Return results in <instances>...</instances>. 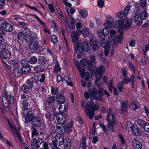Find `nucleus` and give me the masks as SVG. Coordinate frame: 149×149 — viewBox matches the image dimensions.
Listing matches in <instances>:
<instances>
[{
  "instance_id": "obj_14",
  "label": "nucleus",
  "mask_w": 149,
  "mask_h": 149,
  "mask_svg": "<svg viewBox=\"0 0 149 149\" xmlns=\"http://www.w3.org/2000/svg\"><path fill=\"white\" fill-rule=\"evenodd\" d=\"M20 65L17 66L15 68H14L13 70L14 75L16 77H19L23 74V72L22 71V68Z\"/></svg>"
},
{
  "instance_id": "obj_10",
  "label": "nucleus",
  "mask_w": 149,
  "mask_h": 149,
  "mask_svg": "<svg viewBox=\"0 0 149 149\" xmlns=\"http://www.w3.org/2000/svg\"><path fill=\"white\" fill-rule=\"evenodd\" d=\"M1 27L0 28H2L4 31L7 32H11L13 30V27L10 24L7 22H4L2 24H1Z\"/></svg>"
},
{
  "instance_id": "obj_63",
  "label": "nucleus",
  "mask_w": 149,
  "mask_h": 149,
  "mask_svg": "<svg viewBox=\"0 0 149 149\" xmlns=\"http://www.w3.org/2000/svg\"><path fill=\"white\" fill-rule=\"evenodd\" d=\"M47 143H41L40 145L37 146V148H40V149H45Z\"/></svg>"
},
{
  "instance_id": "obj_51",
  "label": "nucleus",
  "mask_w": 149,
  "mask_h": 149,
  "mask_svg": "<svg viewBox=\"0 0 149 149\" xmlns=\"http://www.w3.org/2000/svg\"><path fill=\"white\" fill-rule=\"evenodd\" d=\"M86 141L85 139H83L82 142L80 143L79 149H86Z\"/></svg>"
},
{
  "instance_id": "obj_12",
  "label": "nucleus",
  "mask_w": 149,
  "mask_h": 149,
  "mask_svg": "<svg viewBox=\"0 0 149 149\" xmlns=\"http://www.w3.org/2000/svg\"><path fill=\"white\" fill-rule=\"evenodd\" d=\"M124 20L123 19H119L118 21L117 22L116 21L115 24L118 25V30L119 33H123V27H124Z\"/></svg>"
},
{
  "instance_id": "obj_21",
  "label": "nucleus",
  "mask_w": 149,
  "mask_h": 149,
  "mask_svg": "<svg viewBox=\"0 0 149 149\" xmlns=\"http://www.w3.org/2000/svg\"><path fill=\"white\" fill-rule=\"evenodd\" d=\"M107 120L108 122L107 127L109 131L113 132L114 130V126L113 125L114 124H115L114 123L113 121H112L111 120H110V119Z\"/></svg>"
},
{
  "instance_id": "obj_57",
  "label": "nucleus",
  "mask_w": 149,
  "mask_h": 149,
  "mask_svg": "<svg viewBox=\"0 0 149 149\" xmlns=\"http://www.w3.org/2000/svg\"><path fill=\"white\" fill-rule=\"evenodd\" d=\"M137 122L138 124L141 127H143L147 123L142 119L138 120H137Z\"/></svg>"
},
{
  "instance_id": "obj_62",
  "label": "nucleus",
  "mask_w": 149,
  "mask_h": 149,
  "mask_svg": "<svg viewBox=\"0 0 149 149\" xmlns=\"http://www.w3.org/2000/svg\"><path fill=\"white\" fill-rule=\"evenodd\" d=\"M29 89H30L29 88L26 84L23 85L22 87V90L24 92L26 93L28 92Z\"/></svg>"
},
{
  "instance_id": "obj_31",
  "label": "nucleus",
  "mask_w": 149,
  "mask_h": 149,
  "mask_svg": "<svg viewBox=\"0 0 149 149\" xmlns=\"http://www.w3.org/2000/svg\"><path fill=\"white\" fill-rule=\"evenodd\" d=\"M132 131L133 133L136 136L139 135L141 133V130L140 129H138L136 126H134V128L133 129Z\"/></svg>"
},
{
  "instance_id": "obj_24",
  "label": "nucleus",
  "mask_w": 149,
  "mask_h": 149,
  "mask_svg": "<svg viewBox=\"0 0 149 149\" xmlns=\"http://www.w3.org/2000/svg\"><path fill=\"white\" fill-rule=\"evenodd\" d=\"M60 106L59 109L60 111L61 112H64L67 111V104L66 103H63V104H59Z\"/></svg>"
},
{
  "instance_id": "obj_27",
  "label": "nucleus",
  "mask_w": 149,
  "mask_h": 149,
  "mask_svg": "<svg viewBox=\"0 0 149 149\" xmlns=\"http://www.w3.org/2000/svg\"><path fill=\"white\" fill-rule=\"evenodd\" d=\"M33 70L36 72H39L43 71L44 70V68L42 66V65H40L35 66Z\"/></svg>"
},
{
  "instance_id": "obj_1",
  "label": "nucleus",
  "mask_w": 149,
  "mask_h": 149,
  "mask_svg": "<svg viewBox=\"0 0 149 149\" xmlns=\"http://www.w3.org/2000/svg\"><path fill=\"white\" fill-rule=\"evenodd\" d=\"M86 107L87 116L89 117L90 119H92L94 111L98 109L99 107L96 104H95L94 103L91 101L89 104H86Z\"/></svg>"
},
{
  "instance_id": "obj_39",
  "label": "nucleus",
  "mask_w": 149,
  "mask_h": 149,
  "mask_svg": "<svg viewBox=\"0 0 149 149\" xmlns=\"http://www.w3.org/2000/svg\"><path fill=\"white\" fill-rule=\"evenodd\" d=\"M31 147L33 149H35L37 148V140L35 138H33L31 141Z\"/></svg>"
},
{
  "instance_id": "obj_64",
  "label": "nucleus",
  "mask_w": 149,
  "mask_h": 149,
  "mask_svg": "<svg viewBox=\"0 0 149 149\" xmlns=\"http://www.w3.org/2000/svg\"><path fill=\"white\" fill-rule=\"evenodd\" d=\"M143 127L145 131L149 132V123L147 122Z\"/></svg>"
},
{
  "instance_id": "obj_58",
  "label": "nucleus",
  "mask_w": 149,
  "mask_h": 149,
  "mask_svg": "<svg viewBox=\"0 0 149 149\" xmlns=\"http://www.w3.org/2000/svg\"><path fill=\"white\" fill-rule=\"evenodd\" d=\"M113 81L112 80H110L109 81L108 87L109 88V91L110 92H112L113 87Z\"/></svg>"
},
{
  "instance_id": "obj_41",
  "label": "nucleus",
  "mask_w": 149,
  "mask_h": 149,
  "mask_svg": "<svg viewBox=\"0 0 149 149\" xmlns=\"http://www.w3.org/2000/svg\"><path fill=\"white\" fill-rule=\"evenodd\" d=\"M82 34L85 37L88 36L89 34V29L87 28H84L82 30Z\"/></svg>"
},
{
  "instance_id": "obj_47",
  "label": "nucleus",
  "mask_w": 149,
  "mask_h": 149,
  "mask_svg": "<svg viewBox=\"0 0 149 149\" xmlns=\"http://www.w3.org/2000/svg\"><path fill=\"white\" fill-rule=\"evenodd\" d=\"M18 24L20 25L22 27L24 28L26 30H28V24L24 22H18Z\"/></svg>"
},
{
  "instance_id": "obj_54",
  "label": "nucleus",
  "mask_w": 149,
  "mask_h": 149,
  "mask_svg": "<svg viewBox=\"0 0 149 149\" xmlns=\"http://www.w3.org/2000/svg\"><path fill=\"white\" fill-rule=\"evenodd\" d=\"M25 33H23L22 32H20L17 34V38L18 39L21 40L24 39Z\"/></svg>"
},
{
  "instance_id": "obj_34",
  "label": "nucleus",
  "mask_w": 149,
  "mask_h": 149,
  "mask_svg": "<svg viewBox=\"0 0 149 149\" xmlns=\"http://www.w3.org/2000/svg\"><path fill=\"white\" fill-rule=\"evenodd\" d=\"M55 98L54 97L52 96L48 98L47 101L45 102V104L47 103L48 104H52L54 101Z\"/></svg>"
},
{
  "instance_id": "obj_32",
  "label": "nucleus",
  "mask_w": 149,
  "mask_h": 149,
  "mask_svg": "<svg viewBox=\"0 0 149 149\" xmlns=\"http://www.w3.org/2000/svg\"><path fill=\"white\" fill-rule=\"evenodd\" d=\"M139 103L137 102H134L132 103L130 105V108L131 109L135 110L138 107Z\"/></svg>"
},
{
  "instance_id": "obj_56",
  "label": "nucleus",
  "mask_w": 149,
  "mask_h": 149,
  "mask_svg": "<svg viewBox=\"0 0 149 149\" xmlns=\"http://www.w3.org/2000/svg\"><path fill=\"white\" fill-rule=\"evenodd\" d=\"M33 130L32 132V137L33 138L34 136H37L38 134V132L36 129L32 126Z\"/></svg>"
},
{
  "instance_id": "obj_55",
  "label": "nucleus",
  "mask_w": 149,
  "mask_h": 149,
  "mask_svg": "<svg viewBox=\"0 0 149 149\" xmlns=\"http://www.w3.org/2000/svg\"><path fill=\"white\" fill-rule=\"evenodd\" d=\"M25 84L29 89L32 88L33 85V84L31 82L29 79L26 81Z\"/></svg>"
},
{
  "instance_id": "obj_15",
  "label": "nucleus",
  "mask_w": 149,
  "mask_h": 149,
  "mask_svg": "<svg viewBox=\"0 0 149 149\" xmlns=\"http://www.w3.org/2000/svg\"><path fill=\"white\" fill-rule=\"evenodd\" d=\"M109 33L108 29L107 28H104L102 31L99 30L97 31L98 35L100 39L104 38V35L107 34Z\"/></svg>"
},
{
  "instance_id": "obj_46",
  "label": "nucleus",
  "mask_w": 149,
  "mask_h": 149,
  "mask_svg": "<svg viewBox=\"0 0 149 149\" xmlns=\"http://www.w3.org/2000/svg\"><path fill=\"white\" fill-rule=\"evenodd\" d=\"M29 79L33 84L37 83L38 81V77L36 75H34L33 77H31Z\"/></svg>"
},
{
  "instance_id": "obj_44",
  "label": "nucleus",
  "mask_w": 149,
  "mask_h": 149,
  "mask_svg": "<svg viewBox=\"0 0 149 149\" xmlns=\"http://www.w3.org/2000/svg\"><path fill=\"white\" fill-rule=\"evenodd\" d=\"M37 61V58L36 56H33L30 58L29 61L30 63L34 64L36 63Z\"/></svg>"
},
{
  "instance_id": "obj_48",
  "label": "nucleus",
  "mask_w": 149,
  "mask_h": 149,
  "mask_svg": "<svg viewBox=\"0 0 149 149\" xmlns=\"http://www.w3.org/2000/svg\"><path fill=\"white\" fill-rule=\"evenodd\" d=\"M63 79L66 81L68 84L72 86H73L72 83V82H70V80L69 79V77L67 76H65L63 77Z\"/></svg>"
},
{
  "instance_id": "obj_37",
  "label": "nucleus",
  "mask_w": 149,
  "mask_h": 149,
  "mask_svg": "<svg viewBox=\"0 0 149 149\" xmlns=\"http://www.w3.org/2000/svg\"><path fill=\"white\" fill-rule=\"evenodd\" d=\"M45 149H58L56 146L54 144L47 143Z\"/></svg>"
},
{
  "instance_id": "obj_28",
  "label": "nucleus",
  "mask_w": 149,
  "mask_h": 149,
  "mask_svg": "<svg viewBox=\"0 0 149 149\" xmlns=\"http://www.w3.org/2000/svg\"><path fill=\"white\" fill-rule=\"evenodd\" d=\"M148 14L146 10L142 11L140 14L139 18L141 20L145 19L148 16Z\"/></svg>"
},
{
  "instance_id": "obj_30",
  "label": "nucleus",
  "mask_w": 149,
  "mask_h": 149,
  "mask_svg": "<svg viewBox=\"0 0 149 149\" xmlns=\"http://www.w3.org/2000/svg\"><path fill=\"white\" fill-rule=\"evenodd\" d=\"M22 69L23 74H27L31 70L30 67L29 65L23 67Z\"/></svg>"
},
{
  "instance_id": "obj_7",
  "label": "nucleus",
  "mask_w": 149,
  "mask_h": 149,
  "mask_svg": "<svg viewBox=\"0 0 149 149\" xmlns=\"http://www.w3.org/2000/svg\"><path fill=\"white\" fill-rule=\"evenodd\" d=\"M2 100L3 103L6 104L9 103L11 104H13L14 102L13 96L10 94L6 93L3 94Z\"/></svg>"
},
{
  "instance_id": "obj_52",
  "label": "nucleus",
  "mask_w": 149,
  "mask_h": 149,
  "mask_svg": "<svg viewBox=\"0 0 149 149\" xmlns=\"http://www.w3.org/2000/svg\"><path fill=\"white\" fill-rule=\"evenodd\" d=\"M5 33V32L2 28H0V43H2L3 40L2 34L4 35Z\"/></svg>"
},
{
  "instance_id": "obj_61",
  "label": "nucleus",
  "mask_w": 149,
  "mask_h": 149,
  "mask_svg": "<svg viewBox=\"0 0 149 149\" xmlns=\"http://www.w3.org/2000/svg\"><path fill=\"white\" fill-rule=\"evenodd\" d=\"M52 42L54 43L55 44L58 41V39L56 36L55 35H53L51 37Z\"/></svg>"
},
{
  "instance_id": "obj_9",
  "label": "nucleus",
  "mask_w": 149,
  "mask_h": 149,
  "mask_svg": "<svg viewBox=\"0 0 149 149\" xmlns=\"http://www.w3.org/2000/svg\"><path fill=\"white\" fill-rule=\"evenodd\" d=\"M29 48L33 50L34 52L39 53L40 52V45L37 42L35 41L33 43H30L29 45Z\"/></svg>"
},
{
  "instance_id": "obj_50",
  "label": "nucleus",
  "mask_w": 149,
  "mask_h": 149,
  "mask_svg": "<svg viewBox=\"0 0 149 149\" xmlns=\"http://www.w3.org/2000/svg\"><path fill=\"white\" fill-rule=\"evenodd\" d=\"M141 7L142 8L146 7L147 3L146 0H140Z\"/></svg>"
},
{
  "instance_id": "obj_18",
  "label": "nucleus",
  "mask_w": 149,
  "mask_h": 149,
  "mask_svg": "<svg viewBox=\"0 0 149 149\" xmlns=\"http://www.w3.org/2000/svg\"><path fill=\"white\" fill-rule=\"evenodd\" d=\"M56 99L57 100L56 102L58 104L65 103V97L61 93H59L57 95Z\"/></svg>"
},
{
  "instance_id": "obj_60",
  "label": "nucleus",
  "mask_w": 149,
  "mask_h": 149,
  "mask_svg": "<svg viewBox=\"0 0 149 149\" xmlns=\"http://www.w3.org/2000/svg\"><path fill=\"white\" fill-rule=\"evenodd\" d=\"M104 90L102 88H100L97 91L98 95L100 96H102L104 95Z\"/></svg>"
},
{
  "instance_id": "obj_16",
  "label": "nucleus",
  "mask_w": 149,
  "mask_h": 149,
  "mask_svg": "<svg viewBox=\"0 0 149 149\" xmlns=\"http://www.w3.org/2000/svg\"><path fill=\"white\" fill-rule=\"evenodd\" d=\"M132 145L134 149H141L142 144L138 140L134 139L132 141Z\"/></svg>"
},
{
  "instance_id": "obj_25",
  "label": "nucleus",
  "mask_w": 149,
  "mask_h": 149,
  "mask_svg": "<svg viewBox=\"0 0 149 149\" xmlns=\"http://www.w3.org/2000/svg\"><path fill=\"white\" fill-rule=\"evenodd\" d=\"M97 90L96 88H94L90 94L91 96L93 97L94 99H97L98 98V95H97Z\"/></svg>"
},
{
  "instance_id": "obj_35",
  "label": "nucleus",
  "mask_w": 149,
  "mask_h": 149,
  "mask_svg": "<svg viewBox=\"0 0 149 149\" xmlns=\"http://www.w3.org/2000/svg\"><path fill=\"white\" fill-rule=\"evenodd\" d=\"M32 123L33 125L36 127H38L39 126L40 124V120L36 117L33 118L32 120Z\"/></svg>"
},
{
  "instance_id": "obj_36",
  "label": "nucleus",
  "mask_w": 149,
  "mask_h": 149,
  "mask_svg": "<svg viewBox=\"0 0 149 149\" xmlns=\"http://www.w3.org/2000/svg\"><path fill=\"white\" fill-rule=\"evenodd\" d=\"M79 14L82 17L85 18L88 15L87 11L84 9H81L79 12Z\"/></svg>"
},
{
  "instance_id": "obj_38",
  "label": "nucleus",
  "mask_w": 149,
  "mask_h": 149,
  "mask_svg": "<svg viewBox=\"0 0 149 149\" xmlns=\"http://www.w3.org/2000/svg\"><path fill=\"white\" fill-rule=\"evenodd\" d=\"M72 33H74V34L72 36L73 42L74 43L77 44L78 42V36L75 32H73Z\"/></svg>"
},
{
  "instance_id": "obj_2",
  "label": "nucleus",
  "mask_w": 149,
  "mask_h": 149,
  "mask_svg": "<svg viewBox=\"0 0 149 149\" xmlns=\"http://www.w3.org/2000/svg\"><path fill=\"white\" fill-rule=\"evenodd\" d=\"M72 124L70 123V124L65 125L63 124H58L57 125L56 130L60 134H64L66 132H70L72 130Z\"/></svg>"
},
{
  "instance_id": "obj_23",
  "label": "nucleus",
  "mask_w": 149,
  "mask_h": 149,
  "mask_svg": "<svg viewBox=\"0 0 149 149\" xmlns=\"http://www.w3.org/2000/svg\"><path fill=\"white\" fill-rule=\"evenodd\" d=\"M90 45L92 46L100 47V42L97 40L91 39L90 42Z\"/></svg>"
},
{
  "instance_id": "obj_8",
  "label": "nucleus",
  "mask_w": 149,
  "mask_h": 149,
  "mask_svg": "<svg viewBox=\"0 0 149 149\" xmlns=\"http://www.w3.org/2000/svg\"><path fill=\"white\" fill-rule=\"evenodd\" d=\"M90 60H86L82 59L81 60V63L83 66L89 65L91 66L92 63V62H94L95 60V56L93 54H91L90 56Z\"/></svg>"
},
{
  "instance_id": "obj_22",
  "label": "nucleus",
  "mask_w": 149,
  "mask_h": 149,
  "mask_svg": "<svg viewBox=\"0 0 149 149\" xmlns=\"http://www.w3.org/2000/svg\"><path fill=\"white\" fill-rule=\"evenodd\" d=\"M123 33H119L120 36L117 35L115 38L114 41L115 44H117L118 43H121L122 40L123 39Z\"/></svg>"
},
{
  "instance_id": "obj_11",
  "label": "nucleus",
  "mask_w": 149,
  "mask_h": 149,
  "mask_svg": "<svg viewBox=\"0 0 149 149\" xmlns=\"http://www.w3.org/2000/svg\"><path fill=\"white\" fill-rule=\"evenodd\" d=\"M56 115V116L57 119L59 124H64L66 120L65 115L64 114L62 113L55 114Z\"/></svg>"
},
{
  "instance_id": "obj_19",
  "label": "nucleus",
  "mask_w": 149,
  "mask_h": 149,
  "mask_svg": "<svg viewBox=\"0 0 149 149\" xmlns=\"http://www.w3.org/2000/svg\"><path fill=\"white\" fill-rule=\"evenodd\" d=\"M113 19L111 17L107 19V21L104 23V25L106 27V28L109 29L113 26Z\"/></svg>"
},
{
  "instance_id": "obj_49",
  "label": "nucleus",
  "mask_w": 149,
  "mask_h": 149,
  "mask_svg": "<svg viewBox=\"0 0 149 149\" xmlns=\"http://www.w3.org/2000/svg\"><path fill=\"white\" fill-rule=\"evenodd\" d=\"M91 66L89 65H88L87 66L88 70L89 71L92 73H93L95 72V70H96V67L95 65L92 66L91 67Z\"/></svg>"
},
{
  "instance_id": "obj_40",
  "label": "nucleus",
  "mask_w": 149,
  "mask_h": 149,
  "mask_svg": "<svg viewBox=\"0 0 149 149\" xmlns=\"http://www.w3.org/2000/svg\"><path fill=\"white\" fill-rule=\"evenodd\" d=\"M31 34H30V33H25L24 39L27 42H31Z\"/></svg>"
},
{
  "instance_id": "obj_42",
  "label": "nucleus",
  "mask_w": 149,
  "mask_h": 149,
  "mask_svg": "<svg viewBox=\"0 0 149 149\" xmlns=\"http://www.w3.org/2000/svg\"><path fill=\"white\" fill-rule=\"evenodd\" d=\"M126 128L128 131H131L133 128H134V126L130 123H128L126 125Z\"/></svg>"
},
{
  "instance_id": "obj_33",
  "label": "nucleus",
  "mask_w": 149,
  "mask_h": 149,
  "mask_svg": "<svg viewBox=\"0 0 149 149\" xmlns=\"http://www.w3.org/2000/svg\"><path fill=\"white\" fill-rule=\"evenodd\" d=\"M132 23V19H128L125 25H124L123 30L124 29H128Z\"/></svg>"
},
{
  "instance_id": "obj_26",
  "label": "nucleus",
  "mask_w": 149,
  "mask_h": 149,
  "mask_svg": "<svg viewBox=\"0 0 149 149\" xmlns=\"http://www.w3.org/2000/svg\"><path fill=\"white\" fill-rule=\"evenodd\" d=\"M72 145V142L69 139H67L66 142L64 145V148L65 149H70Z\"/></svg>"
},
{
  "instance_id": "obj_20",
  "label": "nucleus",
  "mask_w": 149,
  "mask_h": 149,
  "mask_svg": "<svg viewBox=\"0 0 149 149\" xmlns=\"http://www.w3.org/2000/svg\"><path fill=\"white\" fill-rule=\"evenodd\" d=\"M8 65L11 67H13L14 68H15V67H17V66H18L19 65H20L18 63L17 61L13 60L8 61L7 65Z\"/></svg>"
},
{
  "instance_id": "obj_5",
  "label": "nucleus",
  "mask_w": 149,
  "mask_h": 149,
  "mask_svg": "<svg viewBox=\"0 0 149 149\" xmlns=\"http://www.w3.org/2000/svg\"><path fill=\"white\" fill-rule=\"evenodd\" d=\"M11 53L10 51L6 49L3 50L0 53V57L2 61L5 65H7L8 60L10 58Z\"/></svg>"
},
{
  "instance_id": "obj_13",
  "label": "nucleus",
  "mask_w": 149,
  "mask_h": 149,
  "mask_svg": "<svg viewBox=\"0 0 149 149\" xmlns=\"http://www.w3.org/2000/svg\"><path fill=\"white\" fill-rule=\"evenodd\" d=\"M135 76L134 74L132 73V75L130 79H127L125 78L122 80V82L123 84H127L129 83L130 81L132 82V88H134V82L135 81Z\"/></svg>"
},
{
  "instance_id": "obj_4",
  "label": "nucleus",
  "mask_w": 149,
  "mask_h": 149,
  "mask_svg": "<svg viewBox=\"0 0 149 149\" xmlns=\"http://www.w3.org/2000/svg\"><path fill=\"white\" fill-rule=\"evenodd\" d=\"M21 114L23 116L25 117V122L27 123L31 122L35 117L34 114L31 113L29 109H23Z\"/></svg>"
},
{
  "instance_id": "obj_59",
  "label": "nucleus",
  "mask_w": 149,
  "mask_h": 149,
  "mask_svg": "<svg viewBox=\"0 0 149 149\" xmlns=\"http://www.w3.org/2000/svg\"><path fill=\"white\" fill-rule=\"evenodd\" d=\"M130 8V6H127L124 9V13L125 16L127 15L129 13Z\"/></svg>"
},
{
  "instance_id": "obj_53",
  "label": "nucleus",
  "mask_w": 149,
  "mask_h": 149,
  "mask_svg": "<svg viewBox=\"0 0 149 149\" xmlns=\"http://www.w3.org/2000/svg\"><path fill=\"white\" fill-rule=\"evenodd\" d=\"M123 84L122 82L120 81L117 85V87L118 88L119 91L120 92H122L123 89Z\"/></svg>"
},
{
  "instance_id": "obj_3",
  "label": "nucleus",
  "mask_w": 149,
  "mask_h": 149,
  "mask_svg": "<svg viewBox=\"0 0 149 149\" xmlns=\"http://www.w3.org/2000/svg\"><path fill=\"white\" fill-rule=\"evenodd\" d=\"M74 48L76 52L80 53L84 52H88L90 50L88 43L86 41H84L79 45H76Z\"/></svg>"
},
{
  "instance_id": "obj_43",
  "label": "nucleus",
  "mask_w": 149,
  "mask_h": 149,
  "mask_svg": "<svg viewBox=\"0 0 149 149\" xmlns=\"http://www.w3.org/2000/svg\"><path fill=\"white\" fill-rule=\"evenodd\" d=\"M139 16L137 13L136 12L133 13L132 14V18L134 22H137L139 19Z\"/></svg>"
},
{
  "instance_id": "obj_17",
  "label": "nucleus",
  "mask_w": 149,
  "mask_h": 149,
  "mask_svg": "<svg viewBox=\"0 0 149 149\" xmlns=\"http://www.w3.org/2000/svg\"><path fill=\"white\" fill-rule=\"evenodd\" d=\"M121 104L122 106L121 107L120 113L123 114L127 110L128 105V102L127 100H125L123 102H122Z\"/></svg>"
},
{
  "instance_id": "obj_6",
  "label": "nucleus",
  "mask_w": 149,
  "mask_h": 149,
  "mask_svg": "<svg viewBox=\"0 0 149 149\" xmlns=\"http://www.w3.org/2000/svg\"><path fill=\"white\" fill-rule=\"evenodd\" d=\"M104 71L105 68L103 66H100L97 68L96 67V73L95 75L96 77V80L95 81V82L97 84V86H98L97 85L98 81L102 78V74L104 72Z\"/></svg>"
},
{
  "instance_id": "obj_29",
  "label": "nucleus",
  "mask_w": 149,
  "mask_h": 149,
  "mask_svg": "<svg viewBox=\"0 0 149 149\" xmlns=\"http://www.w3.org/2000/svg\"><path fill=\"white\" fill-rule=\"evenodd\" d=\"M38 63L40 65L45 66L46 63L45 58L43 56L39 57L38 58Z\"/></svg>"
},
{
  "instance_id": "obj_45",
  "label": "nucleus",
  "mask_w": 149,
  "mask_h": 149,
  "mask_svg": "<svg viewBox=\"0 0 149 149\" xmlns=\"http://www.w3.org/2000/svg\"><path fill=\"white\" fill-rule=\"evenodd\" d=\"M64 139L63 136L61 137V138L59 139V140L56 141V143L58 145L61 146L64 143Z\"/></svg>"
}]
</instances>
